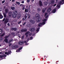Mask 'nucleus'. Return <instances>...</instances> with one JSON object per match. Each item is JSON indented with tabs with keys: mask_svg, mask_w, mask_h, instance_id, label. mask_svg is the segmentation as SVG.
<instances>
[{
	"mask_svg": "<svg viewBox=\"0 0 64 64\" xmlns=\"http://www.w3.org/2000/svg\"><path fill=\"white\" fill-rule=\"evenodd\" d=\"M12 49H15L16 48H18V46L16 45H13L12 46Z\"/></svg>",
	"mask_w": 64,
	"mask_h": 64,
	"instance_id": "f257e3e1",
	"label": "nucleus"
},
{
	"mask_svg": "<svg viewBox=\"0 0 64 64\" xmlns=\"http://www.w3.org/2000/svg\"><path fill=\"white\" fill-rule=\"evenodd\" d=\"M30 31L32 32H33L35 31V28H32L30 29Z\"/></svg>",
	"mask_w": 64,
	"mask_h": 64,
	"instance_id": "f03ea898",
	"label": "nucleus"
},
{
	"mask_svg": "<svg viewBox=\"0 0 64 64\" xmlns=\"http://www.w3.org/2000/svg\"><path fill=\"white\" fill-rule=\"evenodd\" d=\"M27 31V29H22L20 30L21 32H25Z\"/></svg>",
	"mask_w": 64,
	"mask_h": 64,
	"instance_id": "7ed1b4c3",
	"label": "nucleus"
},
{
	"mask_svg": "<svg viewBox=\"0 0 64 64\" xmlns=\"http://www.w3.org/2000/svg\"><path fill=\"white\" fill-rule=\"evenodd\" d=\"M30 23H32V24H34L35 23V21L34 20H32V19H30Z\"/></svg>",
	"mask_w": 64,
	"mask_h": 64,
	"instance_id": "20e7f679",
	"label": "nucleus"
},
{
	"mask_svg": "<svg viewBox=\"0 0 64 64\" xmlns=\"http://www.w3.org/2000/svg\"><path fill=\"white\" fill-rule=\"evenodd\" d=\"M14 15H17L18 14V11L17 10H15L14 11Z\"/></svg>",
	"mask_w": 64,
	"mask_h": 64,
	"instance_id": "39448f33",
	"label": "nucleus"
},
{
	"mask_svg": "<svg viewBox=\"0 0 64 64\" xmlns=\"http://www.w3.org/2000/svg\"><path fill=\"white\" fill-rule=\"evenodd\" d=\"M39 5L40 7H42L43 6V4H42V2L41 0H40L39 1Z\"/></svg>",
	"mask_w": 64,
	"mask_h": 64,
	"instance_id": "423d86ee",
	"label": "nucleus"
},
{
	"mask_svg": "<svg viewBox=\"0 0 64 64\" xmlns=\"http://www.w3.org/2000/svg\"><path fill=\"white\" fill-rule=\"evenodd\" d=\"M22 48H22V47H21L19 48H18V50H16V52H20V50H21L22 49Z\"/></svg>",
	"mask_w": 64,
	"mask_h": 64,
	"instance_id": "0eeeda50",
	"label": "nucleus"
},
{
	"mask_svg": "<svg viewBox=\"0 0 64 64\" xmlns=\"http://www.w3.org/2000/svg\"><path fill=\"white\" fill-rule=\"evenodd\" d=\"M52 9H51V8L50 7L48 9L47 12H50V11H51Z\"/></svg>",
	"mask_w": 64,
	"mask_h": 64,
	"instance_id": "6e6552de",
	"label": "nucleus"
},
{
	"mask_svg": "<svg viewBox=\"0 0 64 64\" xmlns=\"http://www.w3.org/2000/svg\"><path fill=\"white\" fill-rule=\"evenodd\" d=\"M6 54H4L3 55H0V58H3V57H6Z\"/></svg>",
	"mask_w": 64,
	"mask_h": 64,
	"instance_id": "1a4fd4ad",
	"label": "nucleus"
},
{
	"mask_svg": "<svg viewBox=\"0 0 64 64\" xmlns=\"http://www.w3.org/2000/svg\"><path fill=\"white\" fill-rule=\"evenodd\" d=\"M8 21H9L8 19V18H6V19L4 23V24H6V23H8Z\"/></svg>",
	"mask_w": 64,
	"mask_h": 64,
	"instance_id": "9d476101",
	"label": "nucleus"
},
{
	"mask_svg": "<svg viewBox=\"0 0 64 64\" xmlns=\"http://www.w3.org/2000/svg\"><path fill=\"white\" fill-rule=\"evenodd\" d=\"M41 18H38L36 20V22L39 23L40 22V20H41Z\"/></svg>",
	"mask_w": 64,
	"mask_h": 64,
	"instance_id": "9b49d317",
	"label": "nucleus"
},
{
	"mask_svg": "<svg viewBox=\"0 0 64 64\" xmlns=\"http://www.w3.org/2000/svg\"><path fill=\"white\" fill-rule=\"evenodd\" d=\"M11 29L12 30L14 31H16L17 30V28H12Z\"/></svg>",
	"mask_w": 64,
	"mask_h": 64,
	"instance_id": "f8f14e48",
	"label": "nucleus"
},
{
	"mask_svg": "<svg viewBox=\"0 0 64 64\" xmlns=\"http://www.w3.org/2000/svg\"><path fill=\"white\" fill-rule=\"evenodd\" d=\"M56 9L55 8L52 11V13H56Z\"/></svg>",
	"mask_w": 64,
	"mask_h": 64,
	"instance_id": "ddd939ff",
	"label": "nucleus"
},
{
	"mask_svg": "<svg viewBox=\"0 0 64 64\" xmlns=\"http://www.w3.org/2000/svg\"><path fill=\"white\" fill-rule=\"evenodd\" d=\"M36 18H39V16H40V15H39V14L38 13H37L36 14Z\"/></svg>",
	"mask_w": 64,
	"mask_h": 64,
	"instance_id": "4468645a",
	"label": "nucleus"
},
{
	"mask_svg": "<svg viewBox=\"0 0 64 64\" xmlns=\"http://www.w3.org/2000/svg\"><path fill=\"white\" fill-rule=\"evenodd\" d=\"M17 15L14 14H12V17L13 18H15L17 17Z\"/></svg>",
	"mask_w": 64,
	"mask_h": 64,
	"instance_id": "2eb2a0df",
	"label": "nucleus"
},
{
	"mask_svg": "<svg viewBox=\"0 0 64 64\" xmlns=\"http://www.w3.org/2000/svg\"><path fill=\"white\" fill-rule=\"evenodd\" d=\"M24 11L25 12H28L29 11V8H28L27 9L25 8Z\"/></svg>",
	"mask_w": 64,
	"mask_h": 64,
	"instance_id": "dca6fc26",
	"label": "nucleus"
},
{
	"mask_svg": "<svg viewBox=\"0 0 64 64\" xmlns=\"http://www.w3.org/2000/svg\"><path fill=\"white\" fill-rule=\"evenodd\" d=\"M4 11L6 13H8V9H7V8H6L5 10Z\"/></svg>",
	"mask_w": 64,
	"mask_h": 64,
	"instance_id": "f3484780",
	"label": "nucleus"
},
{
	"mask_svg": "<svg viewBox=\"0 0 64 64\" xmlns=\"http://www.w3.org/2000/svg\"><path fill=\"white\" fill-rule=\"evenodd\" d=\"M19 43L20 45H21L23 44V43H24V42H19Z\"/></svg>",
	"mask_w": 64,
	"mask_h": 64,
	"instance_id": "a211bd4d",
	"label": "nucleus"
},
{
	"mask_svg": "<svg viewBox=\"0 0 64 64\" xmlns=\"http://www.w3.org/2000/svg\"><path fill=\"white\" fill-rule=\"evenodd\" d=\"M8 15L9 16H11L12 15V12H8Z\"/></svg>",
	"mask_w": 64,
	"mask_h": 64,
	"instance_id": "6ab92c4d",
	"label": "nucleus"
},
{
	"mask_svg": "<svg viewBox=\"0 0 64 64\" xmlns=\"http://www.w3.org/2000/svg\"><path fill=\"white\" fill-rule=\"evenodd\" d=\"M4 41L6 43H7L8 42V40H7V38H6L4 40Z\"/></svg>",
	"mask_w": 64,
	"mask_h": 64,
	"instance_id": "aec40b11",
	"label": "nucleus"
},
{
	"mask_svg": "<svg viewBox=\"0 0 64 64\" xmlns=\"http://www.w3.org/2000/svg\"><path fill=\"white\" fill-rule=\"evenodd\" d=\"M21 17V15H18L17 16V18L18 19H19V18H20Z\"/></svg>",
	"mask_w": 64,
	"mask_h": 64,
	"instance_id": "412c9836",
	"label": "nucleus"
},
{
	"mask_svg": "<svg viewBox=\"0 0 64 64\" xmlns=\"http://www.w3.org/2000/svg\"><path fill=\"white\" fill-rule=\"evenodd\" d=\"M54 0H51L50 2V4H54Z\"/></svg>",
	"mask_w": 64,
	"mask_h": 64,
	"instance_id": "4be33fe9",
	"label": "nucleus"
},
{
	"mask_svg": "<svg viewBox=\"0 0 64 64\" xmlns=\"http://www.w3.org/2000/svg\"><path fill=\"white\" fill-rule=\"evenodd\" d=\"M3 14L4 15V18H6V14L5 13H3Z\"/></svg>",
	"mask_w": 64,
	"mask_h": 64,
	"instance_id": "5701e85b",
	"label": "nucleus"
},
{
	"mask_svg": "<svg viewBox=\"0 0 64 64\" xmlns=\"http://www.w3.org/2000/svg\"><path fill=\"white\" fill-rule=\"evenodd\" d=\"M3 30L2 29H0V34H1L2 33Z\"/></svg>",
	"mask_w": 64,
	"mask_h": 64,
	"instance_id": "b1692460",
	"label": "nucleus"
},
{
	"mask_svg": "<svg viewBox=\"0 0 64 64\" xmlns=\"http://www.w3.org/2000/svg\"><path fill=\"white\" fill-rule=\"evenodd\" d=\"M42 23L40 22L38 24V26L39 27H40L42 25Z\"/></svg>",
	"mask_w": 64,
	"mask_h": 64,
	"instance_id": "393cba45",
	"label": "nucleus"
},
{
	"mask_svg": "<svg viewBox=\"0 0 64 64\" xmlns=\"http://www.w3.org/2000/svg\"><path fill=\"white\" fill-rule=\"evenodd\" d=\"M27 13H26L24 16V18H25V19H26H26H27Z\"/></svg>",
	"mask_w": 64,
	"mask_h": 64,
	"instance_id": "a878e982",
	"label": "nucleus"
},
{
	"mask_svg": "<svg viewBox=\"0 0 64 64\" xmlns=\"http://www.w3.org/2000/svg\"><path fill=\"white\" fill-rule=\"evenodd\" d=\"M3 18V16L2 14H0V19H2Z\"/></svg>",
	"mask_w": 64,
	"mask_h": 64,
	"instance_id": "bb28decb",
	"label": "nucleus"
},
{
	"mask_svg": "<svg viewBox=\"0 0 64 64\" xmlns=\"http://www.w3.org/2000/svg\"><path fill=\"white\" fill-rule=\"evenodd\" d=\"M25 6H24V5H23V6H22V10H24V9H25Z\"/></svg>",
	"mask_w": 64,
	"mask_h": 64,
	"instance_id": "cd10ccee",
	"label": "nucleus"
},
{
	"mask_svg": "<svg viewBox=\"0 0 64 64\" xmlns=\"http://www.w3.org/2000/svg\"><path fill=\"white\" fill-rule=\"evenodd\" d=\"M39 30H40V28H38L37 30H36V32H37V33L39 31Z\"/></svg>",
	"mask_w": 64,
	"mask_h": 64,
	"instance_id": "c85d7f7f",
	"label": "nucleus"
},
{
	"mask_svg": "<svg viewBox=\"0 0 64 64\" xmlns=\"http://www.w3.org/2000/svg\"><path fill=\"white\" fill-rule=\"evenodd\" d=\"M64 4V2H62V1H61L60 2H59V4Z\"/></svg>",
	"mask_w": 64,
	"mask_h": 64,
	"instance_id": "c756f323",
	"label": "nucleus"
},
{
	"mask_svg": "<svg viewBox=\"0 0 64 64\" xmlns=\"http://www.w3.org/2000/svg\"><path fill=\"white\" fill-rule=\"evenodd\" d=\"M30 32L29 31H28L25 34H30Z\"/></svg>",
	"mask_w": 64,
	"mask_h": 64,
	"instance_id": "7c9ffc66",
	"label": "nucleus"
},
{
	"mask_svg": "<svg viewBox=\"0 0 64 64\" xmlns=\"http://www.w3.org/2000/svg\"><path fill=\"white\" fill-rule=\"evenodd\" d=\"M3 40V38L1 37L0 38V41H2Z\"/></svg>",
	"mask_w": 64,
	"mask_h": 64,
	"instance_id": "2f4dec72",
	"label": "nucleus"
},
{
	"mask_svg": "<svg viewBox=\"0 0 64 64\" xmlns=\"http://www.w3.org/2000/svg\"><path fill=\"white\" fill-rule=\"evenodd\" d=\"M48 4V2H45L44 3V5H47Z\"/></svg>",
	"mask_w": 64,
	"mask_h": 64,
	"instance_id": "473e14b6",
	"label": "nucleus"
},
{
	"mask_svg": "<svg viewBox=\"0 0 64 64\" xmlns=\"http://www.w3.org/2000/svg\"><path fill=\"white\" fill-rule=\"evenodd\" d=\"M45 9L43 8L42 10L43 13H45Z\"/></svg>",
	"mask_w": 64,
	"mask_h": 64,
	"instance_id": "72a5a7b5",
	"label": "nucleus"
},
{
	"mask_svg": "<svg viewBox=\"0 0 64 64\" xmlns=\"http://www.w3.org/2000/svg\"><path fill=\"white\" fill-rule=\"evenodd\" d=\"M5 34V33H3L2 34L0 35L1 37H3L4 34Z\"/></svg>",
	"mask_w": 64,
	"mask_h": 64,
	"instance_id": "f704fd0d",
	"label": "nucleus"
},
{
	"mask_svg": "<svg viewBox=\"0 0 64 64\" xmlns=\"http://www.w3.org/2000/svg\"><path fill=\"white\" fill-rule=\"evenodd\" d=\"M11 8V9L12 10H15V7H13Z\"/></svg>",
	"mask_w": 64,
	"mask_h": 64,
	"instance_id": "c9c22d12",
	"label": "nucleus"
},
{
	"mask_svg": "<svg viewBox=\"0 0 64 64\" xmlns=\"http://www.w3.org/2000/svg\"><path fill=\"white\" fill-rule=\"evenodd\" d=\"M11 52H12L11 51H10L9 52H8V55H9V54H10L11 53Z\"/></svg>",
	"mask_w": 64,
	"mask_h": 64,
	"instance_id": "e433bc0d",
	"label": "nucleus"
},
{
	"mask_svg": "<svg viewBox=\"0 0 64 64\" xmlns=\"http://www.w3.org/2000/svg\"><path fill=\"white\" fill-rule=\"evenodd\" d=\"M42 25H45V24H46V23L45 22H42Z\"/></svg>",
	"mask_w": 64,
	"mask_h": 64,
	"instance_id": "4c0bfd02",
	"label": "nucleus"
},
{
	"mask_svg": "<svg viewBox=\"0 0 64 64\" xmlns=\"http://www.w3.org/2000/svg\"><path fill=\"white\" fill-rule=\"evenodd\" d=\"M16 4H18L19 5L20 4V2H16Z\"/></svg>",
	"mask_w": 64,
	"mask_h": 64,
	"instance_id": "58836bf2",
	"label": "nucleus"
},
{
	"mask_svg": "<svg viewBox=\"0 0 64 64\" xmlns=\"http://www.w3.org/2000/svg\"><path fill=\"white\" fill-rule=\"evenodd\" d=\"M12 39L10 40L8 42V43H10L11 42H12Z\"/></svg>",
	"mask_w": 64,
	"mask_h": 64,
	"instance_id": "ea45409f",
	"label": "nucleus"
},
{
	"mask_svg": "<svg viewBox=\"0 0 64 64\" xmlns=\"http://www.w3.org/2000/svg\"><path fill=\"white\" fill-rule=\"evenodd\" d=\"M26 13V15H27V16H30V14H29L28 13V14H27V13Z\"/></svg>",
	"mask_w": 64,
	"mask_h": 64,
	"instance_id": "a19ab883",
	"label": "nucleus"
},
{
	"mask_svg": "<svg viewBox=\"0 0 64 64\" xmlns=\"http://www.w3.org/2000/svg\"><path fill=\"white\" fill-rule=\"evenodd\" d=\"M47 20V19H45L44 20H42V21L43 22H45V21H46Z\"/></svg>",
	"mask_w": 64,
	"mask_h": 64,
	"instance_id": "79ce46f5",
	"label": "nucleus"
},
{
	"mask_svg": "<svg viewBox=\"0 0 64 64\" xmlns=\"http://www.w3.org/2000/svg\"><path fill=\"white\" fill-rule=\"evenodd\" d=\"M37 10L38 11H40L41 10V9L40 8H38Z\"/></svg>",
	"mask_w": 64,
	"mask_h": 64,
	"instance_id": "37998d69",
	"label": "nucleus"
},
{
	"mask_svg": "<svg viewBox=\"0 0 64 64\" xmlns=\"http://www.w3.org/2000/svg\"><path fill=\"white\" fill-rule=\"evenodd\" d=\"M24 35H23V36H22V37L21 38L22 39V40H23V39L24 38Z\"/></svg>",
	"mask_w": 64,
	"mask_h": 64,
	"instance_id": "c03bdc74",
	"label": "nucleus"
},
{
	"mask_svg": "<svg viewBox=\"0 0 64 64\" xmlns=\"http://www.w3.org/2000/svg\"><path fill=\"white\" fill-rule=\"evenodd\" d=\"M21 22H22V21L20 20V21L19 22H18V24H20V23H21Z\"/></svg>",
	"mask_w": 64,
	"mask_h": 64,
	"instance_id": "a18cd8bd",
	"label": "nucleus"
},
{
	"mask_svg": "<svg viewBox=\"0 0 64 64\" xmlns=\"http://www.w3.org/2000/svg\"><path fill=\"white\" fill-rule=\"evenodd\" d=\"M28 16V18H27V19H30V16Z\"/></svg>",
	"mask_w": 64,
	"mask_h": 64,
	"instance_id": "49530a36",
	"label": "nucleus"
},
{
	"mask_svg": "<svg viewBox=\"0 0 64 64\" xmlns=\"http://www.w3.org/2000/svg\"><path fill=\"white\" fill-rule=\"evenodd\" d=\"M5 0H3L2 2V3H5Z\"/></svg>",
	"mask_w": 64,
	"mask_h": 64,
	"instance_id": "de8ad7c7",
	"label": "nucleus"
},
{
	"mask_svg": "<svg viewBox=\"0 0 64 64\" xmlns=\"http://www.w3.org/2000/svg\"><path fill=\"white\" fill-rule=\"evenodd\" d=\"M57 7L58 8H59V7H60V5H59V4L57 5Z\"/></svg>",
	"mask_w": 64,
	"mask_h": 64,
	"instance_id": "09e8293b",
	"label": "nucleus"
},
{
	"mask_svg": "<svg viewBox=\"0 0 64 64\" xmlns=\"http://www.w3.org/2000/svg\"><path fill=\"white\" fill-rule=\"evenodd\" d=\"M31 26L30 24H29V25H28V27H31Z\"/></svg>",
	"mask_w": 64,
	"mask_h": 64,
	"instance_id": "8fccbe9b",
	"label": "nucleus"
},
{
	"mask_svg": "<svg viewBox=\"0 0 64 64\" xmlns=\"http://www.w3.org/2000/svg\"><path fill=\"white\" fill-rule=\"evenodd\" d=\"M49 16L48 15H47L46 16V18H47Z\"/></svg>",
	"mask_w": 64,
	"mask_h": 64,
	"instance_id": "3c124183",
	"label": "nucleus"
},
{
	"mask_svg": "<svg viewBox=\"0 0 64 64\" xmlns=\"http://www.w3.org/2000/svg\"><path fill=\"white\" fill-rule=\"evenodd\" d=\"M30 39L31 40H32V39H33V37L32 36L30 37Z\"/></svg>",
	"mask_w": 64,
	"mask_h": 64,
	"instance_id": "603ef678",
	"label": "nucleus"
},
{
	"mask_svg": "<svg viewBox=\"0 0 64 64\" xmlns=\"http://www.w3.org/2000/svg\"><path fill=\"white\" fill-rule=\"evenodd\" d=\"M30 7H31V5H30L29 6V7L28 8L29 10H30Z\"/></svg>",
	"mask_w": 64,
	"mask_h": 64,
	"instance_id": "864d4df0",
	"label": "nucleus"
},
{
	"mask_svg": "<svg viewBox=\"0 0 64 64\" xmlns=\"http://www.w3.org/2000/svg\"><path fill=\"white\" fill-rule=\"evenodd\" d=\"M26 37H28L29 35L28 34H26Z\"/></svg>",
	"mask_w": 64,
	"mask_h": 64,
	"instance_id": "5fc2aeb1",
	"label": "nucleus"
},
{
	"mask_svg": "<svg viewBox=\"0 0 64 64\" xmlns=\"http://www.w3.org/2000/svg\"><path fill=\"white\" fill-rule=\"evenodd\" d=\"M47 15V13H45V15H44L45 16H46V15Z\"/></svg>",
	"mask_w": 64,
	"mask_h": 64,
	"instance_id": "6e6d98bb",
	"label": "nucleus"
},
{
	"mask_svg": "<svg viewBox=\"0 0 64 64\" xmlns=\"http://www.w3.org/2000/svg\"><path fill=\"white\" fill-rule=\"evenodd\" d=\"M23 43H26V42H27V41H24V42Z\"/></svg>",
	"mask_w": 64,
	"mask_h": 64,
	"instance_id": "4d7b16f0",
	"label": "nucleus"
},
{
	"mask_svg": "<svg viewBox=\"0 0 64 64\" xmlns=\"http://www.w3.org/2000/svg\"><path fill=\"white\" fill-rule=\"evenodd\" d=\"M5 20V18H4L2 20V21H4Z\"/></svg>",
	"mask_w": 64,
	"mask_h": 64,
	"instance_id": "13d9d810",
	"label": "nucleus"
},
{
	"mask_svg": "<svg viewBox=\"0 0 64 64\" xmlns=\"http://www.w3.org/2000/svg\"><path fill=\"white\" fill-rule=\"evenodd\" d=\"M5 54H7L8 55V52H5Z\"/></svg>",
	"mask_w": 64,
	"mask_h": 64,
	"instance_id": "bf43d9fd",
	"label": "nucleus"
},
{
	"mask_svg": "<svg viewBox=\"0 0 64 64\" xmlns=\"http://www.w3.org/2000/svg\"><path fill=\"white\" fill-rule=\"evenodd\" d=\"M7 25L8 26H10V24H9V23H8L7 24Z\"/></svg>",
	"mask_w": 64,
	"mask_h": 64,
	"instance_id": "052dcab7",
	"label": "nucleus"
},
{
	"mask_svg": "<svg viewBox=\"0 0 64 64\" xmlns=\"http://www.w3.org/2000/svg\"><path fill=\"white\" fill-rule=\"evenodd\" d=\"M27 2H30V0H27Z\"/></svg>",
	"mask_w": 64,
	"mask_h": 64,
	"instance_id": "680f3d73",
	"label": "nucleus"
},
{
	"mask_svg": "<svg viewBox=\"0 0 64 64\" xmlns=\"http://www.w3.org/2000/svg\"><path fill=\"white\" fill-rule=\"evenodd\" d=\"M21 3H24V1H22V2H21Z\"/></svg>",
	"mask_w": 64,
	"mask_h": 64,
	"instance_id": "e2e57ef3",
	"label": "nucleus"
},
{
	"mask_svg": "<svg viewBox=\"0 0 64 64\" xmlns=\"http://www.w3.org/2000/svg\"><path fill=\"white\" fill-rule=\"evenodd\" d=\"M26 22H24V24H23V25H25V24H26Z\"/></svg>",
	"mask_w": 64,
	"mask_h": 64,
	"instance_id": "0e129e2a",
	"label": "nucleus"
},
{
	"mask_svg": "<svg viewBox=\"0 0 64 64\" xmlns=\"http://www.w3.org/2000/svg\"><path fill=\"white\" fill-rule=\"evenodd\" d=\"M28 44H28L27 43L25 44V45H28Z\"/></svg>",
	"mask_w": 64,
	"mask_h": 64,
	"instance_id": "69168bd1",
	"label": "nucleus"
},
{
	"mask_svg": "<svg viewBox=\"0 0 64 64\" xmlns=\"http://www.w3.org/2000/svg\"><path fill=\"white\" fill-rule=\"evenodd\" d=\"M22 20H25V18H23L22 19Z\"/></svg>",
	"mask_w": 64,
	"mask_h": 64,
	"instance_id": "338daca9",
	"label": "nucleus"
},
{
	"mask_svg": "<svg viewBox=\"0 0 64 64\" xmlns=\"http://www.w3.org/2000/svg\"><path fill=\"white\" fill-rule=\"evenodd\" d=\"M57 4H55L54 5V6H56Z\"/></svg>",
	"mask_w": 64,
	"mask_h": 64,
	"instance_id": "774afa93",
	"label": "nucleus"
}]
</instances>
